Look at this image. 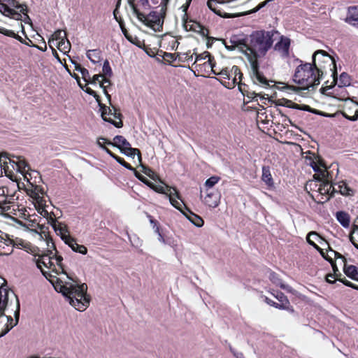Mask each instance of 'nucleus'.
<instances>
[{
	"mask_svg": "<svg viewBox=\"0 0 358 358\" xmlns=\"http://www.w3.org/2000/svg\"><path fill=\"white\" fill-rule=\"evenodd\" d=\"M275 31H255L247 38V48L245 55L247 57L251 66V78L255 84L261 83L263 86H269L268 80L259 71L258 57L264 56L271 48L273 37Z\"/></svg>",
	"mask_w": 358,
	"mask_h": 358,
	"instance_id": "1",
	"label": "nucleus"
},
{
	"mask_svg": "<svg viewBox=\"0 0 358 358\" xmlns=\"http://www.w3.org/2000/svg\"><path fill=\"white\" fill-rule=\"evenodd\" d=\"M322 76H319L316 69L312 63H305L298 66L294 74L293 81L298 85H304L306 87H296L294 85H285L279 82L278 84L284 85L282 89L290 90L298 92L301 90H314L316 86L320 83Z\"/></svg>",
	"mask_w": 358,
	"mask_h": 358,
	"instance_id": "2",
	"label": "nucleus"
},
{
	"mask_svg": "<svg viewBox=\"0 0 358 358\" xmlns=\"http://www.w3.org/2000/svg\"><path fill=\"white\" fill-rule=\"evenodd\" d=\"M55 290L61 292L67 298L69 303L77 310L83 311L90 304V297L87 294V285L85 283L81 285L69 284L62 285L59 282L54 285Z\"/></svg>",
	"mask_w": 358,
	"mask_h": 358,
	"instance_id": "3",
	"label": "nucleus"
},
{
	"mask_svg": "<svg viewBox=\"0 0 358 358\" xmlns=\"http://www.w3.org/2000/svg\"><path fill=\"white\" fill-rule=\"evenodd\" d=\"M16 300L15 310L14 317L15 322L13 323V319L10 315L5 314L6 309L8 305V299L6 295L0 294V338L5 336L13 327L17 324L20 317V302L17 296L14 292H12Z\"/></svg>",
	"mask_w": 358,
	"mask_h": 358,
	"instance_id": "4",
	"label": "nucleus"
},
{
	"mask_svg": "<svg viewBox=\"0 0 358 358\" xmlns=\"http://www.w3.org/2000/svg\"><path fill=\"white\" fill-rule=\"evenodd\" d=\"M312 64L316 69L319 76H322L327 68H329L332 71V76L334 77L337 75L336 69V61L326 51L319 50L315 51L312 57Z\"/></svg>",
	"mask_w": 358,
	"mask_h": 358,
	"instance_id": "5",
	"label": "nucleus"
},
{
	"mask_svg": "<svg viewBox=\"0 0 358 358\" xmlns=\"http://www.w3.org/2000/svg\"><path fill=\"white\" fill-rule=\"evenodd\" d=\"M230 72V78H232L231 82L228 81L227 83L224 82L221 83L228 89H233L236 87V85L238 86L239 91L243 94V96H246L247 97L253 99L255 97L260 96L259 94L256 93L255 92H249L246 90L245 87L247 85L242 83L243 73L241 72V70L238 66L234 65L229 70Z\"/></svg>",
	"mask_w": 358,
	"mask_h": 358,
	"instance_id": "6",
	"label": "nucleus"
},
{
	"mask_svg": "<svg viewBox=\"0 0 358 358\" xmlns=\"http://www.w3.org/2000/svg\"><path fill=\"white\" fill-rule=\"evenodd\" d=\"M183 204V206L175 199L170 198V203L173 206L180 210L187 219L189 220L194 225L197 227H201L203 225L204 221L203 220L194 213L184 203L182 200H180Z\"/></svg>",
	"mask_w": 358,
	"mask_h": 358,
	"instance_id": "7",
	"label": "nucleus"
},
{
	"mask_svg": "<svg viewBox=\"0 0 358 358\" xmlns=\"http://www.w3.org/2000/svg\"><path fill=\"white\" fill-rule=\"evenodd\" d=\"M165 15L166 14L164 15H162L161 10H159V13H157V11H151L148 14V17L144 15V17L138 19V20L146 26L151 27L155 31H159L162 28Z\"/></svg>",
	"mask_w": 358,
	"mask_h": 358,
	"instance_id": "8",
	"label": "nucleus"
},
{
	"mask_svg": "<svg viewBox=\"0 0 358 358\" xmlns=\"http://www.w3.org/2000/svg\"><path fill=\"white\" fill-rule=\"evenodd\" d=\"M59 231L62 241L68 245L73 251L78 252L83 255H85L87 252V248L83 245H78L76 243V238L71 236L69 234H65L64 232H68L66 227H59Z\"/></svg>",
	"mask_w": 358,
	"mask_h": 358,
	"instance_id": "9",
	"label": "nucleus"
},
{
	"mask_svg": "<svg viewBox=\"0 0 358 358\" xmlns=\"http://www.w3.org/2000/svg\"><path fill=\"white\" fill-rule=\"evenodd\" d=\"M53 255L52 250H48L46 253H44L40 256L42 259H37L36 261V266L38 268H39L42 273V274L48 279V277H51V275L48 273L47 271H44L41 265L43 264L45 267L51 268L52 266H54V264L51 261V259L53 258L52 255Z\"/></svg>",
	"mask_w": 358,
	"mask_h": 358,
	"instance_id": "10",
	"label": "nucleus"
},
{
	"mask_svg": "<svg viewBox=\"0 0 358 358\" xmlns=\"http://www.w3.org/2000/svg\"><path fill=\"white\" fill-rule=\"evenodd\" d=\"M206 192L204 203L210 208L218 206L221 196L220 192L216 189H206Z\"/></svg>",
	"mask_w": 358,
	"mask_h": 358,
	"instance_id": "11",
	"label": "nucleus"
},
{
	"mask_svg": "<svg viewBox=\"0 0 358 358\" xmlns=\"http://www.w3.org/2000/svg\"><path fill=\"white\" fill-rule=\"evenodd\" d=\"M97 103H98V106H99V107L100 108V110H101V117H102L103 121L108 122L112 124L113 125H114L117 128L122 127L123 122H122V120L117 122V121L113 120L110 117H108V118L106 117V115H108V111H109L110 107H108L105 104L102 103L101 100L98 101Z\"/></svg>",
	"mask_w": 358,
	"mask_h": 358,
	"instance_id": "12",
	"label": "nucleus"
},
{
	"mask_svg": "<svg viewBox=\"0 0 358 358\" xmlns=\"http://www.w3.org/2000/svg\"><path fill=\"white\" fill-rule=\"evenodd\" d=\"M154 190L156 192H158L160 194H165L166 196H169V199L171 197L172 199H173L172 196L175 195L178 199L181 200L180 195L176 187H169V185H166V189H165V187H164L162 185H155L154 187Z\"/></svg>",
	"mask_w": 358,
	"mask_h": 358,
	"instance_id": "13",
	"label": "nucleus"
},
{
	"mask_svg": "<svg viewBox=\"0 0 358 358\" xmlns=\"http://www.w3.org/2000/svg\"><path fill=\"white\" fill-rule=\"evenodd\" d=\"M8 155L7 152L0 153V167L5 168V175L12 180H17V177L12 173L8 165Z\"/></svg>",
	"mask_w": 358,
	"mask_h": 358,
	"instance_id": "14",
	"label": "nucleus"
},
{
	"mask_svg": "<svg viewBox=\"0 0 358 358\" xmlns=\"http://www.w3.org/2000/svg\"><path fill=\"white\" fill-rule=\"evenodd\" d=\"M3 2V1L0 2V12L6 17L16 20H20L22 18L21 13L10 8L8 3L6 4Z\"/></svg>",
	"mask_w": 358,
	"mask_h": 358,
	"instance_id": "15",
	"label": "nucleus"
},
{
	"mask_svg": "<svg viewBox=\"0 0 358 358\" xmlns=\"http://www.w3.org/2000/svg\"><path fill=\"white\" fill-rule=\"evenodd\" d=\"M169 1H170V0H163V6H162V8H161L162 15H164L166 14L167 6H168ZM192 1V0H185V3L184 4H182L180 8V9L184 13V14L182 15V20L184 22L185 27H186L185 24H186V21L187 20V10H188V8H189Z\"/></svg>",
	"mask_w": 358,
	"mask_h": 358,
	"instance_id": "16",
	"label": "nucleus"
},
{
	"mask_svg": "<svg viewBox=\"0 0 358 358\" xmlns=\"http://www.w3.org/2000/svg\"><path fill=\"white\" fill-rule=\"evenodd\" d=\"M194 54L196 55V59L193 63V65L195 64L196 62L204 60L206 57L208 58V60L204 62L202 65L198 64L195 66L197 71H201L202 66L206 67L208 65H211L212 62L214 60V57L208 51H205L202 54H196L195 52Z\"/></svg>",
	"mask_w": 358,
	"mask_h": 358,
	"instance_id": "17",
	"label": "nucleus"
},
{
	"mask_svg": "<svg viewBox=\"0 0 358 358\" xmlns=\"http://www.w3.org/2000/svg\"><path fill=\"white\" fill-rule=\"evenodd\" d=\"M290 39L282 36L280 40L275 45V50L281 52L284 56H288Z\"/></svg>",
	"mask_w": 358,
	"mask_h": 358,
	"instance_id": "18",
	"label": "nucleus"
},
{
	"mask_svg": "<svg viewBox=\"0 0 358 358\" xmlns=\"http://www.w3.org/2000/svg\"><path fill=\"white\" fill-rule=\"evenodd\" d=\"M106 145H113L120 150V149L129 148L131 144L124 136L117 135L114 137L113 142L106 141Z\"/></svg>",
	"mask_w": 358,
	"mask_h": 358,
	"instance_id": "19",
	"label": "nucleus"
},
{
	"mask_svg": "<svg viewBox=\"0 0 358 358\" xmlns=\"http://www.w3.org/2000/svg\"><path fill=\"white\" fill-rule=\"evenodd\" d=\"M345 22L348 24L358 28V8L350 7L348 9V16L345 18Z\"/></svg>",
	"mask_w": 358,
	"mask_h": 358,
	"instance_id": "20",
	"label": "nucleus"
},
{
	"mask_svg": "<svg viewBox=\"0 0 358 358\" xmlns=\"http://www.w3.org/2000/svg\"><path fill=\"white\" fill-rule=\"evenodd\" d=\"M315 187H317V192L321 195V199H323V196H325L326 198L329 196L330 193V190L332 187V184H330L328 180H322V183L319 185L317 184H315Z\"/></svg>",
	"mask_w": 358,
	"mask_h": 358,
	"instance_id": "21",
	"label": "nucleus"
},
{
	"mask_svg": "<svg viewBox=\"0 0 358 358\" xmlns=\"http://www.w3.org/2000/svg\"><path fill=\"white\" fill-rule=\"evenodd\" d=\"M268 278L275 285L279 286L280 288L291 292L292 288L289 285L284 284L281 279L279 278L278 274H276L275 272L271 271Z\"/></svg>",
	"mask_w": 358,
	"mask_h": 358,
	"instance_id": "22",
	"label": "nucleus"
},
{
	"mask_svg": "<svg viewBox=\"0 0 358 358\" xmlns=\"http://www.w3.org/2000/svg\"><path fill=\"white\" fill-rule=\"evenodd\" d=\"M343 271L350 278L358 281V268L354 265L345 264Z\"/></svg>",
	"mask_w": 358,
	"mask_h": 358,
	"instance_id": "23",
	"label": "nucleus"
},
{
	"mask_svg": "<svg viewBox=\"0 0 358 358\" xmlns=\"http://www.w3.org/2000/svg\"><path fill=\"white\" fill-rule=\"evenodd\" d=\"M229 42L236 48H238L240 51L245 55L247 48V38L238 39L236 36H233L230 38Z\"/></svg>",
	"mask_w": 358,
	"mask_h": 358,
	"instance_id": "24",
	"label": "nucleus"
},
{
	"mask_svg": "<svg viewBox=\"0 0 358 358\" xmlns=\"http://www.w3.org/2000/svg\"><path fill=\"white\" fill-rule=\"evenodd\" d=\"M262 180L268 186L273 187L274 185L272 176L271 174L270 168L267 166L262 167Z\"/></svg>",
	"mask_w": 358,
	"mask_h": 358,
	"instance_id": "25",
	"label": "nucleus"
},
{
	"mask_svg": "<svg viewBox=\"0 0 358 358\" xmlns=\"http://www.w3.org/2000/svg\"><path fill=\"white\" fill-rule=\"evenodd\" d=\"M120 152L127 157L134 158L135 155L138 156V161L141 162V154L138 148H133L129 145V148L120 149Z\"/></svg>",
	"mask_w": 358,
	"mask_h": 358,
	"instance_id": "26",
	"label": "nucleus"
},
{
	"mask_svg": "<svg viewBox=\"0 0 358 358\" xmlns=\"http://www.w3.org/2000/svg\"><path fill=\"white\" fill-rule=\"evenodd\" d=\"M336 218L339 223L345 228L350 225V215L343 211H338L336 213Z\"/></svg>",
	"mask_w": 358,
	"mask_h": 358,
	"instance_id": "27",
	"label": "nucleus"
},
{
	"mask_svg": "<svg viewBox=\"0 0 358 358\" xmlns=\"http://www.w3.org/2000/svg\"><path fill=\"white\" fill-rule=\"evenodd\" d=\"M38 213H40L43 217H46L48 222L50 224L54 230L57 232L59 231V227L57 226V220L53 218L51 215H49V213L45 209L43 208L41 210H38Z\"/></svg>",
	"mask_w": 358,
	"mask_h": 358,
	"instance_id": "28",
	"label": "nucleus"
},
{
	"mask_svg": "<svg viewBox=\"0 0 358 358\" xmlns=\"http://www.w3.org/2000/svg\"><path fill=\"white\" fill-rule=\"evenodd\" d=\"M0 34H2L3 35L9 36V37L14 38L24 45L27 42L21 36H20L18 34H15L13 31L5 29L3 27H0Z\"/></svg>",
	"mask_w": 358,
	"mask_h": 358,
	"instance_id": "29",
	"label": "nucleus"
},
{
	"mask_svg": "<svg viewBox=\"0 0 358 358\" xmlns=\"http://www.w3.org/2000/svg\"><path fill=\"white\" fill-rule=\"evenodd\" d=\"M87 58L93 63L99 62L101 58V52L99 50H90L87 52Z\"/></svg>",
	"mask_w": 358,
	"mask_h": 358,
	"instance_id": "30",
	"label": "nucleus"
},
{
	"mask_svg": "<svg viewBox=\"0 0 358 358\" xmlns=\"http://www.w3.org/2000/svg\"><path fill=\"white\" fill-rule=\"evenodd\" d=\"M8 3V6L14 7L17 9H20V12L24 14L25 11H27V6L25 4H20L17 0H6Z\"/></svg>",
	"mask_w": 358,
	"mask_h": 358,
	"instance_id": "31",
	"label": "nucleus"
},
{
	"mask_svg": "<svg viewBox=\"0 0 358 358\" xmlns=\"http://www.w3.org/2000/svg\"><path fill=\"white\" fill-rule=\"evenodd\" d=\"M196 27H198L199 29H196V27H193L191 26L189 29L193 31L199 33L203 37H208L209 31L207 28L202 26L200 23H196Z\"/></svg>",
	"mask_w": 358,
	"mask_h": 358,
	"instance_id": "32",
	"label": "nucleus"
},
{
	"mask_svg": "<svg viewBox=\"0 0 358 358\" xmlns=\"http://www.w3.org/2000/svg\"><path fill=\"white\" fill-rule=\"evenodd\" d=\"M12 157H15L17 159V163L19 166V171H17V172L24 175L25 173V169L26 167H29V164L24 159H22L20 157L12 155Z\"/></svg>",
	"mask_w": 358,
	"mask_h": 358,
	"instance_id": "33",
	"label": "nucleus"
},
{
	"mask_svg": "<svg viewBox=\"0 0 358 358\" xmlns=\"http://www.w3.org/2000/svg\"><path fill=\"white\" fill-rule=\"evenodd\" d=\"M135 0H127V2L131 7L133 13L137 17L138 19H142L144 17V14L137 8L134 3Z\"/></svg>",
	"mask_w": 358,
	"mask_h": 358,
	"instance_id": "34",
	"label": "nucleus"
},
{
	"mask_svg": "<svg viewBox=\"0 0 358 358\" xmlns=\"http://www.w3.org/2000/svg\"><path fill=\"white\" fill-rule=\"evenodd\" d=\"M339 192L343 195H352L353 190L350 188L345 182H342L338 185Z\"/></svg>",
	"mask_w": 358,
	"mask_h": 358,
	"instance_id": "35",
	"label": "nucleus"
},
{
	"mask_svg": "<svg viewBox=\"0 0 358 358\" xmlns=\"http://www.w3.org/2000/svg\"><path fill=\"white\" fill-rule=\"evenodd\" d=\"M216 3H217V1L215 0H208L207 1L208 7L212 11H213L215 13H216L217 15H218L220 16H222L224 17H227V18L230 17L229 14L225 13L224 15H222L220 10H217L216 8H215V5H216Z\"/></svg>",
	"mask_w": 358,
	"mask_h": 358,
	"instance_id": "36",
	"label": "nucleus"
},
{
	"mask_svg": "<svg viewBox=\"0 0 358 358\" xmlns=\"http://www.w3.org/2000/svg\"><path fill=\"white\" fill-rule=\"evenodd\" d=\"M311 236H315V237H317L319 239H322V238L315 231H310V232L308 233V234L307 236V242L310 245H312L314 248H315L317 251H320V248L317 244H315V243L314 241H313L310 239Z\"/></svg>",
	"mask_w": 358,
	"mask_h": 358,
	"instance_id": "37",
	"label": "nucleus"
},
{
	"mask_svg": "<svg viewBox=\"0 0 358 358\" xmlns=\"http://www.w3.org/2000/svg\"><path fill=\"white\" fill-rule=\"evenodd\" d=\"M143 172L151 179L155 181L159 180L160 182H162L159 176L151 169L149 167L143 166Z\"/></svg>",
	"mask_w": 358,
	"mask_h": 358,
	"instance_id": "38",
	"label": "nucleus"
},
{
	"mask_svg": "<svg viewBox=\"0 0 358 358\" xmlns=\"http://www.w3.org/2000/svg\"><path fill=\"white\" fill-rule=\"evenodd\" d=\"M339 86H349L350 85V77L347 73H342L339 78Z\"/></svg>",
	"mask_w": 358,
	"mask_h": 358,
	"instance_id": "39",
	"label": "nucleus"
},
{
	"mask_svg": "<svg viewBox=\"0 0 358 358\" xmlns=\"http://www.w3.org/2000/svg\"><path fill=\"white\" fill-rule=\"evenodd\" d=\"M102 71H103V77H109L110 78L113 75L112 69L110 68L109 62L107 59H106L103 62Z\"/></svg>",
	"mask_w": 358,
	"mask_h": 358,
	"instance_id": "40",
	"label": "nucleus"
},
{
	"mask_svg": "<svg viewBox=\"0 0 358 358\" xmlns=\"http://www.w3.org/2000/svg\"><path fill=\"white\" fill-rule=\"evenodd\" d=\"M220 178L217 176H212L207 179L205 182V186L207 189H213L212 187L218 182Z\"/></svg>",
	"mask_w": 358,
	"mask_h": 358,
	"instance_id": "41",
	"label": "nucleus"
},
{
	"mask_svg": "<svg viewBox=\"0 0 358 358\" xmlns=\"http://www.w3.org/2000/svg\"><path fill=\"white\" fill-rule=\"evenodd\" d=\"M273 296L280 302V303H285L287 307L289 306V301L287 296L280 292H278L276 294Z\"/></svg>",
	"mask_w": 358,
	"mask_h": 358,
	"instance_id": "42",
	"label": "nucleus"
},
{
	"mask_svg": "<svg viewBox=\"0 0 358 358\" xmlns=\"http://www.w3.org/2000/svg\"><path fill=\"white\" fill-rule=\"evenodd\" d=\"M12 157L10 155H8V165L10 166V169L12 170V173L15 176L14 171L17 172L19 171V166L17 163V160H14L13 159H11Z\"/></svg>",
	"mask_w": 358,
	"mask_h": 358,
	"instance_id": "43",
	"label": "nucleus"
},
{
	"mask_svg": "<svg viewBox=\"0 0 358 358\" xmlns=\"http://www.w3.org/2000/svg\"><path fill=\"white\" fill-rule=\"evenodd\" d=\"M277 105L278 106H285V107H287V108H293V106L296 105V103H293L290 100H288V99H282L278 100L277 101Z\"/></svg>",
	"mask_w": 358,
	"mask_h": 358,
	"instance_id": "44",
	"label": "nucleus"
},
{
	"mask_svg": "<svg viewBox=\"0 0 358 358\" xmlns=\"http://www.w3.org/2000/svg\"><path fill=\"white\" fill-rule=\"evenodd\" d=\"M293 108L297 109V110H304V111H308L311 113H313V111H315V108H312L308 105H299L297 103H296V105L293 106Z\"/></svg>",
	"mask_w": 358,
	"mask_h": 358,
	"instance_id": "45",
	"label": "nucleus"
},
{
	"mask_svg": "<svg viewBox=\"0 0 358 358\" xmlns=\"http://www.w3.org/2000/svg\"><path fill=\"white\" fill-rule=\"evenodd\" d=\"M66 32H64L63 30L58 29L54 32L52 37L55 40L59 41L64 39L66 38Z\"/></svg>",
	"mask_w": 358,
	"mask_h": 358,
	"instance_id": "46",
	"label": "nucleus"
},
{
	"mask_svg": "<svg viewBox=\"0 0 358 358\" xmlns=\"http://www.w3.org/2000/svg\"><path fill=\"white\" fill-rule=\"evenodd\" d=\"M274 0H266L262 3H260L259 4H258L255 8L252 9L251 10H250L248 12V13H256L257 11H259L260 9H262V8H264V6H266V5H268L269 3L273 1Z\"/></svg>",
	"mask_w": 358,
	"mask_h": 358,
	"instance_id": "47",
	"label": "nucleus"
},
{
	"mask_svg": "<svg viewBox=\"0 0 358 358\" xmlns=\"http://www.w3.org/2000/svg\"><path fill=\"white\" fill-rule=\"evenodd\" d=\"M115 161L119 163L120 164H121L122 166H124V168H126L128 170H130V171H135V169L129 164H128L127 162H126L124 159L117 156L116 157V159H115Z\"/></svg>",
	"mask_w": 358,
	"mask_h": 358,
	"instance_id": "48",
	"label": "nucleus"
},
{
	"mask_svg": "<svg viewBox=\"0 0 358 358\" xmlns=\"http://www.w3.org/2000/svg\"><path fill=\"white\" fill-rule=\"evenodd\" d=\"M327 261L331 264L334 273L336 274L337 277H341L342 274L339 272L335 261H334L332 258L327 259Z\"/></svg>",
	"mask_w": 358,
	"mask_h": 358,
	"instance_id": "49",
	"label": "nucleus"
},
{
	"mask_svg": "<svg viewBox=\"0 0 358 358\" xmlns=\"http://www.w3.org/2000/svg\"><path fill=\"white\" fill-rule=\"evenodd\" d=\"M163 59L169 64H171V62L176 59V57L174 54L164 52L163 53Z\"/></svg>",
	"mask_w": 358,
	"mask_h": 358,
	"instance_id": "50",
	"label": "nucleus"
},
{
	"mask_svg": "<svg viewBox=\"0 0 358 358\" xmlns=\"http://www.w3.org/2000/svg\"><path fill=\"white\" fill-rule=\"evenodd\" d=\"M112 107L114 111L113 112L112 109L109 108L108 115H112L114 118L118 119L119 121L122 120L121 118L122 117V115L120 113H117V109L114 106H112Z\"/></svg>",
	"mask_w": 358,
	"mask_h": 358,
	"instance_id": "51",
	"label": "nucleus"
},
{
	"mask_svg": "<svg viewBox=\"0 0 358 358\" xmlns=\"http://www.w3.org/2000/svg\"><path fill=\"white\" fill-rule=\"evenodd\" d=\"M83 90H84L88 94H90V95L92 96L93 97H94V99H96V102H98V101L101 100L100 96L96 94V92L95 91L92 90L91 88L86 87V89L83 88Z\"/></svg>",
	"mask_w": 358,
	"mask_h": 358,
	"instance_id": "52",
	"label": "nucleus"
},
{
	"mask_svg": "<svg viewBox=\"0 0 358 358\" xmlns=\"http://www.w3.org/2000/svg\"><path fill=\"white\" fill-rule=\"evenodd\" d=\"M70 47V43L69 41L67 40V41L66 42L64 39H62V40H59V42H58V44H57V48L61 50L62 48L63 49H67Z\"/></svg>",
	"mask_w": 358,
	"mask_h": 358,
	"instance_id": "53",
	"label": "nucleus"
},
{
	"mask_svg": "<svg viewBox=\"0 0 358 358\" xmlns=\"http://www.w3.org/2000/svg\"><path fill=\"white\" fill-rule=\"evenodd\" d=\"M6 286V284H3V282L1 284V285L0 287V294L1 295L6 294V299H8L9 294L10 293L12 294L13 292L8 288H5Z\"/></svg>",
	"mask_w": 358,
	"mask_h": 358,
	"instance_id": "54",
	"label": "nucleus"
},
{
	"mask_svg": "<svg viewBox=\"0 0 358 358\" xmlns=\"http://www.w3.org/2000/svg\"><path fill=\"white\" fill-rule=\"evenodd\" d=\"M336 192H338V191L335 189V187L332 185V187H331V189L330 190V193L329 194V196H327L324 201L320 199V200L317 201V202L318 203H324V202L328 201L330 199L331 197H333L334 196V194Z\"/></svg>",
	"mask_w": 358,
	"mask_h": 358,
	"instance_id": "55",
	"label": "nucleus"
},
{
	"mask_svg": "<svg viewBox=\"0 0 358 358\" xmlns=\"http://www.w3.org/2000/svg\"><path fill=\"white\" fill-rule=\"evenodd\" d=\"M217 75L222 76L224 78L230 80V72L228 68L222 69Z\"/></svg>",
	"mask_w": 358,
	"mask_h": 358,
	"instance_id": "56",
	"label": "nucleus"
},
{
	"mask_svg": "<svg viewBox=\"0 0 358 358\" xmlns=\"http://www.w3.org/2000/svg\"><path fill=\"white\" fill-rule=\"evenodd\" d=\"M52 257H55L57 264L59 266V268L62 270V273H66V272L64 271V266L62 263V262L63 260V257L60 255H56V253Z\"/></svg>",
	"mask_w": 358,
	"mask_h": 358,
	"instance_id": "57",
	"label": "nucleus"
},
{
	"mask_svg": "<svg viewBox=\"0 0 358 358\" xmlns=\"http://www.w3.org/2000/svg\"><path fill=\"white\" fill-rule=\"evenodd\" d=\"M99 87L102 88L103 94L106 95L109 103L111 105V96L108 94L106 90V86L103 85V83H99Z\"/></svg>",
	"mask_w": 358,
	"mask_h": 358,
	"instance_id": "58",
	"label": "nucleus"
},
{
	"mask_svg": "<svg viewBox=\"0 0 358 358\" xmlns=\"http://www.w3.org/2000/svg\"><path fill=\"white\" fill-rule=\"evenodd\" d=\"M313 114L318 115H320L322 117H333L335 116L334 114L327 113L325 112H323V111H321V110H319L317 109H315V111H313Z\"/></svg>",
	"mask_w": 358,
	"mask_h": 358,
	"instance_id": "59",
	"label": "nucleus"
},
{
	"mask_svg": "<svg viewBox=\"0 0 358 358\" xmlns=\"http://www.w3.org/2000/svg\"><path fill=\"white\" fill-rule=\"evenodd\" d=\"M80 73L82 74L83 78L85 81L88 83L89 80L91 79L88 70L86 69H82L80 70Z\"/></svg>",
	"mask_w": 358,
	"mask_h": 358,
	"instance_id": "60",
	"label": "nucleus"
},
{
	"mask_svg": "<svg viewBox=\"0 0 358 358\" xmlns=\"http://www.w3.org/2000/svg\"><path fill=\"white\" fill-rule=\"evenodd\" d=\"M324 177H322V176L321 175L320 173H316L313 176L314 179L316 180L317 181H319L320 183H322V180H327L326 178V170H324Z\"/></svg>",
	"mask_w": 358,
	"mask_h": 358,
	"instance_id": "61",
	"label": "nucleus"
},
{
	"mask_svg": "<svg viewBox=\"0 0 358 358\" xmlns=\"http://www.w3.org/2000/svg\"><path fill=\"white\" fill-rule=\"evenodd\" d=\"M337 281H339L341 282H342L343 285H345V286H348V287H350L351 288H352V287H354V284L352 283L350 281L346 280L345 278H342L341 277L340 278H337Z\"/></svg>",
	"mask_w": 358,
	"mask_h": 358,
	"instance_id": "62",
	"label": "nucleus"
},
{
	"mask_svg": "<svg viewBox=\"0 0 358 358\" xmlns=\"http://www.w3.org/2000/svg\"><path fill=\"white\" fill-rule=\"evenodd\" d=\"M278 113L279 114L281 115V117H282L284 118V120H282L283 122H285V124L287 123H289L293 127H296L293 122H292V120L287 116L285 115V114L282 113V112L280 110H278Z\"/></svg>",
	"mask_w": 358,
	"mask_h": 358,
	"instance_id": "63",
	"label": "nucleus"
},
{
	"mask_svg": "<svg viewBox=\"0 0 358 358\" xmlns=\"http://www.w3.org/2000/svg\"><path fill=\"white\" fill-rule=\"evenodd\" d=\"M306 159L310 166L314 165V164L317 163V157H315L314 154L313 155V156H306Z\"/></svg>",
	"mask_w": 358,
	"mask_h": 358,
	"instance_id": "64",
	"label": "nucleus"
}]
</instances>
